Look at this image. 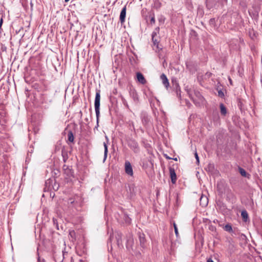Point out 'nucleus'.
Here are the masks:
<instances>
[{"mask_svg": "<svg viewBox=\"0 0 262 262\" xmlns=\"http://www.w3.org/2000/svg\"><path fill=\"white\" fill-rule=\"evenodd\" d=\"M169 170L171 182L172 184H175L177 179L175 170L171 167H169Z\"/></svg>", "mask_w": 262, "mask_h": 262, "instance_id": "39448f33", "label": "nucleus"}, {"mask_svg": "<svg viewBox=\"0 0 262 262\" xmlns=\"http://www.w3.org/2000/svg\"><path fill=\"white\" fill-rule=\"evenodd\" d=\"M214 168V166L213 164H209L208 166H207V169H208L209 171H212V170Z\"/></svg>", "mask_w": 262, "mask_h": 262, "instance_id": "6ab92c4d", "label": "nucleus"}, {"mask_svg": "<svg viewBox=\"0 0 262 262\" xmlns=\"http://www.w3.org/2000/svg\"><path fill=\"white\" fill-rule=\"evenodd\" d=\"M140 243H141V245L142 247L144 246V238L143 237H142V236L140 235Z\"/></svg>", "mask_w": 262, "mask_h": 262, "instance_id": "aec40b11", "label": "nucleus"}, {"mask_svg": "<svg viewBox=\"0 0 262 262\" xmlns=\"http://www.w3.org/2000/svg\"><path fill=\"white\" fill-rule=\"evenodd\" d=\"M207 262H214L211 258H209L207 260Z\"/></svg>", "mask_w": 262, "mask_h": 262, "instance_id": "a878e982", "label": "nucleus"}, {"mask_svg": "<svg viewBox=\"0 0 262 262\" xmlns=\"http://www.w3.org/2000/svg\"><path fill=\"white\" fill-rule=\"evenodd\" d=\"M206 5H207V7L208 6V2H207Z\"/></svg>", "mask_w": 262, "mask_h": 262, "instance_id": "72a5a7b5", "label": "nucleus"}, {"mask_svg": "<svg viewBox=\"0 0 262 262\" xmlns=\"http://www.w3.org/2000/svg\"><path fill=\"white\" fill-rule=\"evenodd\" d=\"M241 216H242V217L244 222H246L248 221V219H249V216H248V212L246 210H244L242 211Z\"/></svg>", "mask_w": 262, "mask_h": 262, "instance_id": "9d476101", "label": "nucleus"}, {"mask_svg": "<svg viewBox=\"0 0 262 262\" xmlns=\"http://www.w3.org/2000/svg\"><path fill=\"white\" fill-rule=\"evenodd\" d=\"M159 27L156 28L151 34L154 47H156L159 51L161 49V48L159 47V36L158 34L159 33Z\"/></svg>", "mask_w": 262, "mask_h": 262, "instance_id": "f03ea898", "label": "nucleus"}, {"mask_svg": "<svg viewBox=\"0 0 262 262\" xmlns=\"http://www.w3.org/2000/svg\"><path fill=\"white\" fill-rule=\"evenodd\" d=\"M195 158L196 159L197 163H199V158L198 155L196 152H195Z\"/></svg>", "mask_w": 262, "mask_h": 262, "instance_id": "b1692460", "label": "nucleus"}, {"mask_svg": "<svg viewBox=\"0 0 262 262\" xmlns=\"http://www.w3.org/2000/svg\"><path fill=\"white\" fill-rule=\"evenodd\" d=\"M219 95L222 97V96H224V94H223V93L222 92L219 91Z\"/></svg>", "mask_w": 262, "mask_h": 262, "instance_id": "bb28decb", "label": "nucleus"}, {"mask_svg": "<svg viewBox=\"0 0 262 262\" xmlns=\"http://www.w3.org/2000/svg\"><path fill=\"white\" fill-rule=\"evenodd\" d=\"M129 125L130 127L132 130V129L135 130V127H134V123L133 121H129Z\"/></svg>", "mask_w": 262, "mask_h": 262, "instance_id": "412c9836", "label": "nucleus"}, {"mask_svg": "<svg viewBox=\"0 0 262 262\" xmlns=\"http://www.w3.org/2000/svg\"><path fill=\"white\" fill-rule=\"evenodd\" d=\"M173 225L174 229H175V227H177V225L174 222H173Z\"/></svg>", "mask_w": 262, "mask_h": 262, "instance_id": "7c9ffc66", "label": "nucleus"}, {"mask_svg": "<svg viewBox=\"0 0 262 262\" xmlns=\"http://www.w3.org/2000/svg\"><path fill=\"white\" fill-rule=\"evenodd\" d=\"M208 203V199L206 196H201L200 198V203L203 206L207 205Z\"/></svg>", "mask_w": 262, "mask_h": 262, "instance_id": "9b49d317", "label": "nucleus"}, {"mask_svg": "<svg viewBox=\"0 0 262 262\" xmlns=\"http://www.w3.org/2000/svg\"><path fill=\"white\" fill-rule=\"evenodd\" d=\"M174 229V232H175L176 236L178 237L179 236V232H178V228L177 227H175V229Z\"/></svg>", "mask_w": 262, "mask_h": 262, "instance_id": "393cba45", "label": "nucleus"}, {"mask_svg": "<svg viewBox=\"0 0 262 262\" xmlns=\"http://www.w3.org/2000/svg\"><path fill=\"white\" fill-rule=\"evenodd\" d=\"M69 1H70V0H64V1H65L66 2H69Z\"/></svg>", "mask_w": 262, "mask_h": 262, "instance_id": "473e14b6", "label": "nucleus"}, {"mask_svg": "<svg viewBox=\"0 0 262 262\" xmlns=\"http://www.w3.org/2000/svg\"><path fill=\"white\" fill-rule=\"evenodd\" d=\"M229 82L230 83V84H232V81L231 80V79L230 78H229Z\"/></svg>", "mask_w": 262, "mask_h": 262, "instance_id": "c85d7f7f", "label": "nucleus"}, {"mask_svg": "<svg viewBox=\"0 0 262 262\" xmlns=\"http://www.w3.org/2000/svg\"><path fill=\"white\" fill-rule=\"evenodd\" d=\"M122 102H123V104H124V105L126 107H127V108H128V104H127V103L126 100L125 99H124V98H122Z\"/></svg>", "mask_w": 262, "mask_h": 262, "instance_id": "4be33fe9", "label": "nucleus"}, {"mask_svg": "<svg viewBox=\"0 0 262 262\" xmlns=\"http://www.w3.org/2000/svg\"><path fill=\"white\" fill-rule=\"evenodd\" d=\"M122 234L120 232H117L116 234V238L117 241V245L119 247L122 245Z\"/></svg>", "mask_w": 262, "mask_h": 262, "instance_id": "1a4fd4ad", "label": "nucleus"}, {"mask_svg": "<svg viewBox=\"0 0 262 262\" xmlns=\"http://www.w3.org/2000/svg\"><path fill=\"white\" fill-rule=\"evenodd\" d=\"M126 7L125 6L121 10L120 14V21L121 24H123L125 22V17H126Z\"/></svg>", "mask_w": 262, "mask_h": 262, "instance_id": "423d86ee", "label": "nucleus"}, {"mask_svg": "<svg viewBox=\"0 0 262 262\" xmlns=\"http://www.w3.org/2000/svg\"><path fill=\"white\" fill-rule=\"evenodd\" d=\"M3 18H1V19L0 20V28L1 27V26H2V24H3Z\"/></svg>", "mask_w": 262, "mask_h": 262, "instance_id": "cd10ccee", "label": "nucleus"}, {"mask_svg": "<svg viewBox=\"0 0 262 262\" xmlns=\"http://www.w3.org/2000/svg\"><path fill=\"white\" fill-rule=\"evenodd\" d=\"M130 95L133 98L135 101H136L138 99V95L135 90L131 91L130 92Z\"/></svg>", "mask_w": 262, "mask_h": 262, "instance_id": "ddd939ff", "label": "nucleus"}, {"mask_svg": "<svg viewBox=\"0 0 262 262\" xmlns=\"http://www.w3.org/2000/svg\"><path fill=\"white\" fill-rule=\"evenodd\" d=\"M160 78L163 85L165 86L166 88L167 89L169 86V82L166 75L164 74H162L160 76Z\"/></svg>", "mask_w": 262, "mask_h": 262, "instance_id": "6e6552de", "label": "nucleus"}, {"mask_svg": "<svg viewBox=\"0 0 262 262\" xmlns=\"http://www.w3.org/2000/svg\"><path fill=\"white\" fill-rule=\"evenodd\" d=\"M129 242H132V240L131 239L128 240L127 243L128 244Z\"/></svg>", "mask_w": 262, "mask_h": 262, "instance_id": "2f4dec72", "label": "nucleus"}, {"mask_svg": "<svg viewBox=\"0 0 262 262\" xmlns=\"http://www.w3.org/2000/svg\"><path fill=\"white\" fill-rule=\"evenodd\" d=\"M224 230L229 232H231L232 231V226L230 224H227L225 226L224 228Z\"/></svg>", "mask_w": 262, "mask_h": 262, "instance_id": "f3484780", "label": "nucleus"}, {"mask_svg": "<svg viewBox=\"0 0 262 262\" xmlns=\"http://www.w3.org/2000/svg\"><path fill=\"white\" fill-rule=\"evenodd\" d=\"M68 140L71 142H73L74 141V135L72 132H69L68 134Z\"/></svg>", "mask_w": 262, "mask_h": 262, "instance_id": "dca6fc26", "label": "nucleus"}, {"mask_svg": "<svg viewBox=\"0 0 262 262\" xmlns=\"http://www.w3.org/2000/svg\"><path fill=\"white\" fill-rule=\"evenodd\" d=\"M137 78L138 81L142 84H144L146 82V80L145 79L143 75L140 72H138L137 73Z\"/></svg>", "mask_w": 262, "mask_h": 262, "instance_id": "0eeeda50", "label": "nucleus"}, {"mask_svg": "<svg viewBox=\"0 0 262 262\" xmlns=\"http://www.w3.org/2000/svg\"><path fill=\"white\" fill-rule=\"evenodd\" d=\"M221 113L222 115L225 116L227 114V110L225 105L223 103H221L220 105Z\"/></svg>", "mask_w": 262, "mask_h": 262, "instance_id": "f8f14e48", "label": "nucleus"}, {"mask_svg": "<svg viewBox=\"0 0 262 262\" xmlns=\"http://www.w3.org/2000/svg\"><path fill=\"white\" fill-rule=\"evenodd\" d=\"M239 172L242 176L246 177L247 172L243 168L239 167Z\"/></svg>", "mask_w": 262, "mask_h": 262, "instance_id": "a211bd4d", "label": "nucleus"}, {"mask_svg": "<svg viewBox=\"0 0 262 262\" xmlns=\"http://www.w3.org/2000/svg\"><path fill=\"white\" fill-rule=\"evenodd\" d=\"M150 23L151 24H154L155 23V19L154 16H152L150 20Z\"/></svg>", "mask_w": 262, "mask_h": 262, "instance_id": "5701e85b", "label": "nucleus"}, {"mask_svg": "<svg viewBox=\"0 0 262 262\" xmlns=\"http://www.w3.org/2000/svg\"><path fill=\"white\" fill-rule=\"evenodd\" d=\"M128 146L134 151L137 153L139 151V147L138 143L134 139H129L128 141Z\"/></svg>", "mask_w": 262, "mask_h": 262, "instance_id": "7ed1b4c3", "label": "nucleus"}, {"mask_svg": "<svg viewBox=\"0 0 262 262\" xmlns=\"http://www.w3.org/2000/svg\"><path fill=\"white\" fill-rule=\"evenodd\" d=\"M125 171L126 174L129 176H132L133 175V168L130 163L126 161L125 162Z\"/></svg>", "mask_w": 262, "mask_h": 262, "instance_id": "20e7f679", "label": "nucleus"}, {"mask_svg": "<svg viewBox=\"0 0 262 262\" xmlns=\"http://www.w3.org/2000/svg\"><path fill=\"white\" fill-rule=\"evenodd\" d=\"M100 93L99 91H97L95 98V110L97 118V121L98 122L100 115Z\"/></svg>", "mask_w": 262, "mask_h": 262, "instance_id": "f257e3e1", "label": "nucleus"}, {"mask_svg": "<svg viewBox=\"0 0 262 262\" xmlns=\"http://www.w3.org/2000/svg\"><path fill=\"white\" fill-rule=\"evenodd\" d=\"M103 146L104 147L103 162H104L106 160V159L107 158L108 149H107V145L106 143H105V142L103 143Z\"/></svg>", "mask_w": 262, "mask_h": 262, "instance_id": "4468645a", "label": "nucleus"}, {"mask_svg": "<svg viewBox=\"0 0 262 262\" xmlns=\"http://www.w3.org/2000/svg\"><path fill=\"white\" fill-rule=\"evenodd\" d=\"M52 102V99H48L47 98V95L45 94L43 95V97L42 98V103H46L48 102L51 103Z\"/></svg>", "mask_w": 262, "mask_h": 262, "instance_id": "2eb2a0df", "label": "nucleus"}, {"mask_svg": "<svg viewBox=\"0 0 262 262\" xmlns=\"http://www.w3.org/2000/svg\"><path fill=\"white\" fill-rule=\"evenodd\" d=\"M126 223H130V219H128L126 221Z\"/></svg>", "mask_w": 262, "mask_h": 262, "instance_id": "c756f323", "label": "nucleus"}]
</instances>
